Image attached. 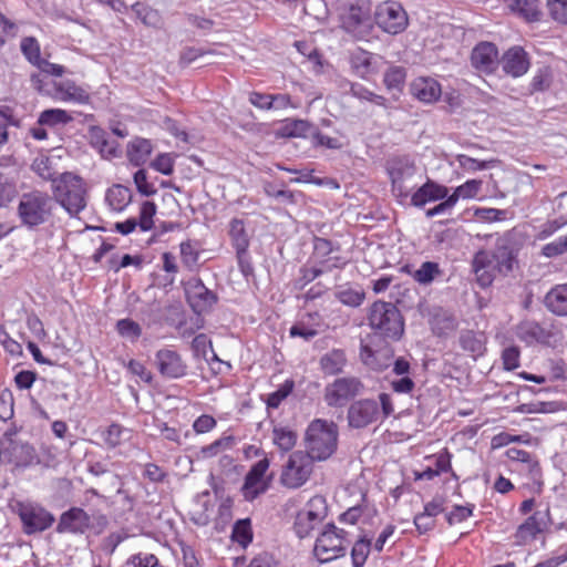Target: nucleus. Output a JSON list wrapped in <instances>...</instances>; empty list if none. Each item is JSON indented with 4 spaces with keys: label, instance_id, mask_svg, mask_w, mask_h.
<instances>
[{
    "label": "nucleus",
    "instance_id": "obj_1",
    "mask_svg": "<svg viewBox=\"0 0 567 567\" xmlns=\"http://www.w3.org/2000/svg\"><path fill=\"white\" fill-rule=\"evenodd\" d=\"M53 203L60 205L71 218H78L89 203V185L74 172H63L52 181Z\"/></svg>",
    "mask_w": 567,
    "mask_h": 567
},
{
    "label": "nucleus",
    "instance_id": "obj_2",
    "mask_svg": "<svg viewBox=\"0 0 567 567\" xmlns=\"http://www.w3.org/2000/svg\"><path fill=\"white\" fill-rule=\"evenodd\" d=\"M54 210L55 204L51 195L43 190L33 189L20 196L17 215L22 226L33 230L50 223L54 216Z\"/></svg>",
    "mask_w": 567,
    "mask_h": 567
},
{
    "label": "nucleus",
    "instance_id": "obj_3",
    "mask_svg": "<svg viewBox=\"0 0 567 567\" xmlns=\"http://www.w3.org/2000/svg\"><path fill=\"white\" fill-rule=\"evenodd\" d=\"M394 412L390 394L381 393L379 401L361 399L354 401L348 409V424L353 429H363L370 424L381 422Z\"/></svg>",
    "mask_w": 567,
    "mask_h": 567
},
{
    "label": "nucleus",
    "instance_id": "obj_4",
    "mask_svg": "<svg viewBox=\"0 0 567 567\" xmlns=\"http://www.w3.org/2000/svg\"><path fill=\"white\" fill-rule=\"evenodd\" d=\"M338 426L333 422L316 419L306 431V454L313 461H326L337 450Z\"/></svg>",
    "mask_w": 567,
    "mask_h": 567
},
{
    "label": "nucleus",
    "instance_id": "obj_5",
    "mask_svg": "<svg viewBox=\"0 0 567 567\" xmlns=\"http://www.w3.org/2000/svg\"><path fill=\"white\" fill-rule=\"evenodd\" d=\"M368 320L371 329L381 337L398 340L404 332L403 318L391 302H373L369 309Z\"/></svg>",
    "mask_w": 567,
    "mask_h": 567
},
{
    "label": "nucleus",
    "instance_id": "obj_6",
    "mask_svg": "<svg viewBox=\"0 0 567 567\" xmlns=\"http://www.w3.org/2000/svg\"><path fill=\"white\" fill-rule=\"evenodd\" d=\"M342 29L357 40H368L373 31L372 6L369 0H352L340 14Z\"/></svg>",
    "mask_w": 567,
    "mask_h": 567
},
{
    "label": "nucleus",
    "instance_id": "obj_7",
    "mask_svg": "<svg viewBox=\"0 0 567 567\" xmlns=\"http://www.w3.org/2000/svg\"><path fill=\"white\" fill-rule=\"evenodd\" d=\"M349 543L343 529L328 524L316 539L313 554L320 563H328L343 556Z\"/></svg>",
    "mask_w": 567,
    "mask_h": 567
},
{
    "label": "nucleus",
    "instance_id": "obj_8",
    "mask_svg": "<svg viewBox=\"0 0 567 567\" xmlns=\"http://www.w3.org/2000/svg\"><path fill=\"white\" fill-rule=\"evenodd\" d=\"M313 458L303 451L292 452L282 465L280 484L290 489L303 486L313 472Z\"/></svg>",
    "mask_w": 567,
    "mask_h": 567
},
{
    "label": "nucleus",
    "instance_id": "obj_9",
    "mask_svg": "<svg viewBox=\"0 0 567 567\" xmlns=\"http://www.w3.org/2000/svg\"><path fill=\"white\" fill-rule=\"evenodd\" d=\"M374 21L382 31L392 35L403 32L409 24L408 13L402 4L392 0L378 4Z\"/></svg>",
    "mask_w": 567,
    "mask_h": 567
},
{
    "label": "nucleus",
    "instance_id": "obj_10",
    "mask_svg": "<svg viewBox=\"0 0 567 567\" xmlns=\"http://www.w3.org/2000/svg\"><path fill=\"white\" fill-rule=\"evenodd\" d=\"M328 514L327 501L321 495L311 497L306 506L297 514L295 529L300 538L307 537Z\"/></svg>",
    "mask_w": 567,
    "mask_h": 567
},
{
    "label": "nucleus",
    "instance_id": "obj_11",
    "mask_svg": "<svg viewBox=\"0 0 567 567\" xmlns=\"http://www.w3.org/2000/svg\"><path fill=\"white\" fill-rule=\"evenodd\" d=\"M520 248L522 245L514 233H506L497 238L494 249L489 252L499 274L507 275L514 270Z\"/></svg>",
    "mask_w": 567,
    "mask_h": 567
},
{
    "label": "nucleus",
    "instance_id": "obj_12",
    "mask_svg": "<svg viewBox=\"0 0 567 567\" xmlns=\"http://www.w3.org/2000/svg\"><path fill=\"white\" fill-rule=\"evenodd\" d=\"M363 385L354 377L338 378L324 388L323 399L329 406L341 408L358 395Z\"/></svg>",
    "mask_w": 567,
    "mask_h": 567
},
{
    "label": "nucleus",
    "instance_id": "obj_13",
    "mask_svg": "<svg viewBox=\"0 0 567 567\" xmlns=\"http://www.w3.org/2000/svg\"><path fill=\"white\" fill-rule=\"evenodd\" d=\"M18 514L27 534L43 532L54 522V517L51 513L42 506L32 503H19Z\"/></svg>",
    "mask_w": 567,
    "mask_h": 567
},
{
    "label": "nucleus",
    "instance_id": "obj_14",
    "mask_svg": "<svg viewBox=\"0 0 567 567\" xmlns=\"http://www.w3.org/2000/svg\"><path fill=\"white\" fill-rule=\"evenodd\" d=\"M416 172L415 166L409 161H400L389 168V175L392 183V193L400 202L406 199L414 185L411 183Z\"/></svg>",
    "mask_w": 567,
    "mask_h": 567
},
{
    "label": "nucleus",
    "instance_id": "obj_15",
    "mask_svg": "<svg viewBox=\"0 0 567 567\" xmlns=\"http://www.w3.org/2000/svg\"><path fill=\"white\" fill-rule=\"evenodd\" d=\"M154 363L161 375L166 379H179L187 373V364L181 354L172 349L158 350Z\"/></svg>",
    "mask_w": 567,
    "mask_h": 567
},
{
    "label": "nucleus",
    "instance_id": "obj_16",
    "mask_svg": "<svg viewBox=\"0 0 567 567\" xmlns=\"http://www.w3.org/2000/svg\"><path fill=\"white\" fill-rule=\"evenodd\" d=\"M549 509L536 511L523 524H520L515 533V542L518 545H526L536 539L548 526Z\"/></svg>",
    "mask_w": 567,
    "mask_h": 567
},
{
    "label": "nucleus",
    "instance_id": "obj_17",
    "mask_svg": "<svg viewBox=\"0 0 567 567\" xmlns=\"http://www.w3.org/2000/svg\"><path fill=\"white\" fill-rule=\"evenodd\" d=\"M269 465L270 462L268 457L264 456L251 466L245 477V483L243 486V493L246 499L252 501L266 491L267 484L264 480V476L269 468Z\"/></svg>",
    "mask_w": 567,
    "mask_h": 567
},
{
    "label": "nucleus",
    "instance_id": "obj_18",
    "mask_svg": "<svg viewBox=\"0 0 567 567\" xmlns=\"http://www.w3.org/2000/svg\"><path fill=\"white\" fill-rule=\"evenodd\" d=\"M156 214V205L153 202H144L140 207L138 217H131L124 221L115 223V231L122 235H128L140 227L142 231H148L154 225V216Z\"/></svg>",
    "mask_w": 567,
    "mask_h": 567
},
{
    "label": "nucleus",
    "instance_id": "obj_19",
    "mask_svg": "<svg viewBox=\"0 0 567 567\" xmlns=\"http://www.w3.org/2000/svg\"><path fill=\"white\" fill-rule=\"evenodd\" d=\"M91 526L89 514L80 508L72 507L60 516L56 527L59 533L84 534Z\"/></svg>",
    "mask_w": 567,
    "mask_h": 567
},
{
    "label": "nucleus",
    "instance_id": "obj_20",
    "mask_svg": "<svg viewBox=\"0 0 567 567\" xmlns=\"http://www.w3.org/2000/svg\"><path fill=\"white\" fill-rule=\"evenodd\" d=\"M473 271L478 285L486 288L492 285L498 272L493 255L487 250H480L473 258Z\"/></svg>",
    "mask_w": 567,
    "mask_h": 567
},
{
    "label": "nucleus",
    "instance_id": "obj_21",
    "mask_svg": "<svg viewBox=\"0 0 567 567\" xmlns=\"http://www.w3.org/2000/svg\"><path fill=\"white\" fill-rule=\"evenodd\" d=\"M186 296L189 306L197 313L208 310L217 300L216 296L198 279L188 282Z\"/></svg>",
    "mask_w": 567,
    "mask_h": 567
},
{
    "label": "nucleus",
    "instance_id": "obj_22",
    "mask_svg": "<svg viewBox=\"0 0 567 567\" xmlns=\"http://www.w3.org/2000/svg\"><path fill=\"white\" fill-rule=\"evenodd\" d=\"M503 71L512 78H519L527 73L530 62L527 53L522 47L509 48L502 56Z\"/></svg>",
    "mask_w": 567,
    "mask_h": 567
},
{
    "label": "nucleus",
    "instance_id": "obj_23",
    "mask_svg": "<svg viewBox=\"0 0 567 567\" xmlns=\"http://www.w3.org/2000/svg\"><path fill=\"white\" fill-rule=\"evenodd\" d=\"M471 62L478 71L486 73L494 71L498 63L497 48L491 42L477 44L472 51Z\"/></svg>",
    "mask_w": 567,
    "mask_h": 567
},
{
    "label": "nucleus",
    "instance_id": "obj_24",
    "mask_svg": "<svg viewBox=\"0 0 567 567\" xmlns=\"http://www.w3.org/2000/svg\"><path fill=\"white\" fill-rule=\"evenodd\" d=\"M517 338L525 342L528 346L535 343H544L549 344L551 338L554 337L553 332L544 327H542L536 321H523L516 328Z\"/></svg>",
    "mask_w": 567,
    "mask_h": 567
},
{
    "label": "nucleus",
    "instance_id": "obj_25",
    "mask_svg": "<svg viewBox=\"0 0 567 567\" xmlns=\"http://www.w3.org/2000/svg\"><path fill=\"white\" fill-rule=\"evenodd\" d=\"M449 195V188L444 185L437 184L429 179L425 184L419 187L414 193H411V204L415 207H423L427 203L443 200Z\"/></svg>",
    "mask_w": 567,
    "mask_h": 567
},
{
    "label": "nucleus",
    "instance_id": "obj_26",
    "mask_svg": "<svg viewBox=\"0 0 567 567\" xmlns=\"http://www.w3.org/2000/svg\"><path fill=\"white\" fill-rule=\"evenodd\" d=\"M411 94L423 103L436 102L441 94L440 83L432 78H417L411 83Z\"/></svg>",
    "mask_w": 567,
    "mask_h": 567
},
{
    "label": "nucleus",
    "instance_id": "obj_27",
    "mask_svg": "<svg viewBox=\"0 0 567 567\" xmlns=\"http://www.w3.org/2000/svg\"><path fill=\"white\" fill-rule=\"evenodd\" d=\"M53 99L60 102L86 104L90 100L85 90L70 80L55 83Z\"/></svg>",
    "mask_w": 567,
    "mask_h": 567
},
{
    "label": "nucleus",
    "instance_id": "obj_28",
    "mask_svg": "<svg viewBox=\"0 0 567 567\" xmlns=\"http://www.w3.org/2000/svg\"><path fill=\"white\" fill-rule=\"evenodd\" d=\"M350 63L355 74L367 79L378 72L377 56L364 50H355L351 53Z\"/></svg>",
    "mask_w": 567,
    "mask_h": 567
},
{
    "label": "nucleus",
    "instance_id": "obj_29",
    "mask_svg": "<svg viewBox=\"0 0 567 567\" xmlns=\"http://www.w3.org/2000/svg\"><path fill=\"white\" fill-rule=\"evenodd\" d=\"M544 302L554 315L567 317V284L553 287L546 293Z\"/></svg>",
    "mask_w": 567,
    "mask_h": 567
},
{
    "label": "nucleus",
    "instance_id": "obj_30",
    "mask_svg": "<svg viewBox=\"0 0 567 567\" xmlns=\"http://www.w3.org/2000/svg\"><path fill=\"white\" fill-rule=\"evenodd\" d=\"M334 297L342 305L357 308L363 303L365 299V292L363 288L358 285L353 286L351 284H344L337 287Z\"/></svg>",
    "mask_w": 567,
    "mask_h": 567
},
{
    "label": "nucleus",
    "instance_id": "obj_31",
    "mask_svg": "<svg viewBox=\"0 0 567 567\" xmlns=\"http://www.w3.org/2000/svg\"><path fill=\"white\" fill-rule=\"evenodd\" d=\"M153 145L150 140L136 137L127 144V157L131 163L140 166L148 159Z\"/></svg>",
    "mask_w": 567,
    "mask_h": 567
},
{
    "label": "nucleus",
    "instance_id": "obj_32",
    "mask_svg": "<svg viewBox=\"0 0 567 567\" xmlns=\"http://www.w3.org/2000/svg\"><path fill=\"white\" fill-rule=\"evenodd\" d=\"M392 353L390 350L373 352L368 346L361 349V359L365 365L375 371H383L391 364Z\"/></svg>",
    "mask_w": 567,
    "mask_h": 567
},
{
    "label": "nucleus",
    "instance_id": "obj_33",
    "mask_svg": "<svg viewBox=\"0 0 567 567\" xmlns=\"http://www.w3.org/2000/svg\"><path fill=\"white\" fill-rule=\"evenodd\" d=\"M105 200L114 212H122L132 200L130 188L122 185H114L107 189Z\"/></svg>",
    "mask_w": 567,
    "mask_h": 567
},
{
    "label": "nucleus",
    "instance_id": "obj_34",
    "mask_svg": "<svg viewBox=\"0 0 567 567\" xmlns=\"http://www.w3.org/2000/svg\"><path fill=\"white\" fill-rule=\"evenodd\" d=\"M508 9L528 21H536L540 18L538 0H506Z\"/></svg>",
    "mask_w": 567,
    "mask_h": 567
},
{
    "label": "nucleus",
    "instance_id": "obj_35",
    "mask_svg": "<svg viewBox=\"0 0 567 567\" xmlns=\"http://www.w3.org/2000/svg\"><path fill=\"white\" fill-rule=\"evenodd\" d=\"M347 363L346 353L342 350L333 349L320 359V365L326 374L334 375L341 373Z\"/></svg>",
    "mask_w": 567,
    "mask_h": 567
},
{
    "label": "nucleus",
    "instance_id": "obj_36",
    "mask_svg": "<svg viewBox=\"0 0 567 567\" xmlns=\"http://www.w3.org/2000/svg\"><path fill=\"white\" fill-rule=\"evenodd\" d=\"M229 236L236 252H246L249 246V239L245 230L244 221L240 219H233L229 224Z\"/></svg>",
    "mask_w": 567,
    "mask_h": 567
},
{
    "label": "nucleus",
    "instance_id": "obj_37",
    "mask_svg": "<svg viewBox=\"0 0 567 567\" xmlns=\"http://www.w3.org/2000/svg\"><path fill=\"white\" fill-rule=\"evenodd\" d=\"M272 442L281 451H290L297 443V434L284 426H275L272 430Z\"/></svg>",
    "mask_w": 567,
    "mask_h": 567
},
{
    "label": "nucleus",
    "instance_id": "obj_38",
    "mask_svg": "<svg viewBox=\"0 0 567 567\" xmlns=\"http://www.w3.org/2000/svg\"><path fill=\"white\" fill-rule=\"evenodd\" d=\"M32 171L43 181H52L60 175L53 167V161L44 155H40L34 158L31 165Z\"/></svg>",
    "mask_w": 567,
    "mask_h": 567
},
{
    "label": "nucleus",
    "instance_id": "obj_39",
    "mask_svg": "<svg viewBox=\"0 0 567 567\" xmlns=\"http://www.w3.org/2000/svg\"><path fill=\"white\" fill-rule=\"evenodd\" d=\"M73 120L72 115L62 109H49L40 113L38 124L55 126L66 124Z\"/></svg>",
    "mask_w": 567,
    "mask_h": 567
},
{
    "label": "nucleus",
    "instance_id": "obj_40",
    "mask_svg": "<svg viewBox=\"0 0 567 567\" xmlns=\"http://www.w3.org/2000/svg\"><path fill=\"white\" fill-rule=\"evenodd\" d=\"M482 188V181L480 179H468L464 184L457 186L454 192L450 195L452 199H454V204L458 202V199H472L477 196Z\"/></svg>",
    "mask_w": 567,
    "mask_h": 567
},
{
    "label": "nucleus",
    "instance_id": "obj_41",
    "mask_svg": "<svg viewBox=\"0 0 567 567\" xmlns=\"http://www.w3.org/2000/svg\"><path fill=\"white\" fill-rule=\"evenodd\" d=\"M116 331L122 338L130 342H136L142 336V327L128 318L121 319L116 322Z\"/></svg>",
    "mask_w": 567,
    "mask_h": 567
},
{
    "label": "nucleus",
    "instance_id": "obj_42",
    "mask_svg": "<svg viewBox=\"0 0 567 567\" xmlns=\"http://www.w3.org/2000/svg\"><path fill=\"white\" fill-rule=\"evenodd\" d=\"M128 432L130 431L121 424L113 423L102 432V439L107 447L114 449L122 444Z\"/></svg>",
    "mask_w": 567,
    "mask_h": 567
},
{
    "label": "nucleus",
    "instance_id": "obj_43",
    "mask_svg": "<svg viewBox=\"0 0 567 567\" xmlns=\"http://www.w3.org/2000/svg\"><path fill=\"white\" fill-rule=\"evenodd\" d=\"M20 48L25 59L34 66H38L40 62H42L40 44L35 38H23Z\"/></svg>",
    "mask_w": 567,
    "mask_h": 567
},
{
    "label": "nucleus",
    "instance_id": "obj_44",
    "mask_svg": "<svg viewBox=\"0 0 567 567\" xmlns=\"http://www.w3.org/2000/svg\"><path fill=\"white\" fill-rule=\"evenodd\" d=\"M231 538L243 547H247L252 540V530L248 518L236 522L233 527Z\"/></svg>",
    "mask_w": 567,
    "mask_h": 567
},
{
    "label": "nucleus",
    "instance_id": "obj_45",
    "mask_svg": "<svg viewBox=\"0 0 567 567\" xmlns=\"http://www.w3.org/2000/svg\"><path fill=\"white\" fill-rule=\"evenodd\" d=\"M320 264V268H309L303 270V278L307 281H312L319 276H321L324 271L346 265V261L342 260L340 257H332L329 258L328 260H321Z\"/></svg>",
    "mask_w": 567,
    "mask_h": 567
},
{
    "label": "nucleus",
    "instance_id": "obj_46",
    "mask_svg": "<svg viewBox=\"0 0 567 567\" xmlns=\"http://www.w3.org/2000/svg\"><path fill=\"white\" fill-rule=\"evenodd\" d=\"M439 274L440 268L436 262L425 261L413 272V279L421 285H429Z\"/></svg>",
    "mask_w": 567,
    "mask_h": 567
},
{
    "label": "nucleus",
    "instance_id": "obj_47",
    "mask_svg": "<svg viewBox=\"0 0 567 567\" xmlns=\"http://www.w3.org/2000/svg\"><path fill=\"white\" fill-rule=\"evenodd\" d=\"M234 443L233 436H224L220 437L213 443L205 445L199 451V456L202 458H210L216 456L221 451H225L227 449H230Z\"/></svg>",
    "mask_w": 567,
    "mask_h": 567
},
{
    "label": "nucleus",
    "instance_id": "obj_48",
    "mask_svg": "<svg viewBox=\"0 0 567 567\" xmlns=\"http://www.w3.org/2000/svg\"><path fill=\"white\" fill-rule=\"evenodd\" d=\"M295 382L292 380H286L276 391L268 394L267 406L270 409H277L281 402L292 392Z\"/></svg>",
    "mask_w": 567,
    "mask_h": 567
},
{
    "label": "nucleus",
    "instance_id": "obj_49",
    "mask_svg": "<svg viewBox=\"0 0 567 567\" xmlns=\"http://www.w3.org/2000/svg\"><path fill=\"white\" fill-rule=\"evenodd\" d=\"M371 543L368 539L358 540L351 550L353 567H362L370 553Z\"/></svg>",
    "mask_w": 567,
    "mask_h": 567
},
{
    "label": "nucleus",
    "instance_id": "obj_50",
    "mask_svg": "<svg viewBox=\"0 0 567 567\" xmlns=\"http://www.w3.org/2000/svg\"><path fill=\"white\" fill-rule=\"evenodd\" d=\"M405 81V71L401 66H392L384 74V84L389 90H401Z\"/></svg>",
    "mask_w": 567,
    "mask_h": 567
},
{
    "label": "nucleus",
    "instance_id": "obj_51",
    "mask_svg": "<svg viewBox=\"0 0 567 567\" xmlns=\"http://www.w3.org/2000/svg\"><path fill=\"white\" fill-rule=\"evenodd\" d=\"M553 76L549 68L544 66L536 71L530 82V89L533 92H542L550 86Z\"/></svg>",
    "mask_w": 567,
    "mask_h": 567
},
{
    "label": "nucleus",
    "instance_id": "obj_52",
    "mask_svg": "<svg viewBox=\"0 0 567 567\" xmlns=\"http://www.w3.org/2000/svg\"><path fill=\"white\" fill-rule=\"evenodd\" d=\"M567 224V218H556L544 223L535 234L536 240H545L563 228Z\"/></svg>",
    "mask_w": 567,
    "mask_h": 567
},
{
    "label": "nucleus",
    "instance_id": "obj_53",
    "mask_svg": "<svg viewBox=\"0 0 567 567\" xmlns=\"http://www.w3.org/2000/svg\"><path fill=\"white\" fill-rule=\"evenodd\" d=\"M310 130V124L303 120H293L288 122L282 127V135L288 137H302L306 136Z\"/></svg>",
    "mask_w": 567,
    "mask_h": 567
},
{
    "label": "nucleus",
    "instance_id": "obj_54",
    "mask_svg": "<svg viewBox=\"0 0 567 567\" xmlns=\"http://www.w3.org/2000/svg\"><path fill=\"white\" fill-rule=\"evenodd\" d=\"M547 7L555 21L567 24V0H547Z\"/></svg>",
    "mask_w": 567,
    "mask_h": 567
},
{
    "label": "nucleus",
    "instance_id": "obj_55",
    "mask_svg": "<svg viewBox=\"0 0 567 567\" xmlns=\"http://www.w3.org/2000/svg\"><path fill=\"white\" fill-rule=\"evenodd\" d=\"M126 567H163L153 554H137L126 561Z\"/></svg>",
    "mask_w": 567,
    "mask_h": 567
},
{
    "label": "nucleus",
    "instance_id": "obj_56",
    "mask_svg": "<svg viewBox=\"0 0 567 567\" xmlns=\"http://www.w3.org/2000/svg\"><path fill=\"white\" fill-rule=\"evenodd\" d=\"M181 258L183 265L193 270L198 262V251L189 241H184L181 244Z\"/></svg>",
    "mask_w": 567,
    "mask_h": 567
},
{
    "label": "nucleus",
    "instance_id": "obj_57",
    "mask_svg": "<svg viewBox=\"0 0 567 567\" xmlns=\"http://www.w3.org/2000/svg\"><path fill=\"white\" fill-rule=\"evenodd\" d=\"M456 161L460 167L467 172L483 171L489 167V162L478 161L465 154L457 155Z\"/></svg>",
    "mask_w": 567,
    "mask_h": 567
},
{
    "label": "nucleus",
    "instance_id": "obj_58",
    "mask_svg": "<svg viewBox=\"0 0 567 567\" xmlns=\"http://www.w3.org/2000/svg\"><path fill=\"white\" fill-rule=\"evenodd\" d=\"M133 178L137 190L142 195L151 196L156 193L154 185L147 182V174L145 169H138L135 172Z\"/></svg>",
    "mask_w": 567,
    "mask_h": 567
},
{
    "label": "nucleus",
    "instance_id": "obj_59",
    "mask_svg": "<svg viewBox=\"0 0 567 567\" xmlns=\"http://www.w3.org/2000/svg\"><path fill=\"white\" fill-rule=\"evenodd\" d=\"M565 251H567V244L566 240L564 239V236H560L554 241L546 244L542 248V255L547 258L559 256Z\"/></svg>",
    "mask_w": 567,
    "mask_h": 567
},
{
    "label": "nucleus",
    "instance_id": "obj_60",
    "mask_svg": "<svg viewBox=\"0 0 567 567\" xmlns=\"http://www.w3.org/2000/svg\"><path fill=\"white\" fill-rule=\"evenodd\" d=\"M151 166L164 175H171L174 172V159L171 154H159Z\"/></svg>",
    "mask_w": 567,
    "mask_h": 567
},
{
    "label": "nucleus",
    "instance_id": "obj_61",
    "mask_svg": "<svg viewBox=\"0 0 567 567\" xmlns=\"http://www.w3.org/2000/svg\"><path fill=\"white\" fill-rule=\"evenodd\" d=\"M504 368L508 371L519 367V350L516 347H508L502 353Z\"/></svg>",
    "mask_w": 567,
    "mask_h": 567
},
{
    "label": "nucleus",
    "instance_id": "obj_62",
    "mask_svg": "<svg viewBox=\"0 0 567 567\" xmlns=\"http://www.w3.org/2000/svg\"><path fill=\"white\" fill-rule=\"evenodd\" d=\"M16 193V185L0 173V205L8 203Z\"/></svg>",
    "mask_w": 567,
    "mask_h": 567
},
{
    "label": "nucleus",
    "instance_id": "obj_63",
    "mask_svg": "<svg viewBox=\"0 0 567 567\" xmlns=\"http://www.w3.org/2000/svg\"><path fill=\"white\" fill-rule=\"evenodd\" d=\"M246 567H284L282 564L269 554L255 556Z\"/></svg>",
    "mask_w": 567,
    "mask_h": 567
},
{
    "label": "nucleus",
    "instance_id": "obj_64",
    "mask_svg": "<svg viewBox=\"0 0 567 567\" xmlns=\"http://www.w3.org/2000/svg\"><path fill=\"white\" fill-rule=\"evenodd\" d=\"M216 424L217 422L212 415L203 414L194 421L193 429L196 433L203 434L212 431Z\"/></svg>",
    "mask_w": 567,
    "mask_h": 567
}]
</instances>
